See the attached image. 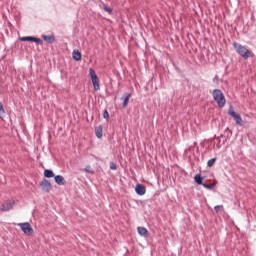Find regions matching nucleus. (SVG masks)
<instances>
[{"instance_id":"f257e3e1","label":"nucleus","mask_w":256,"mask_h":256,"mask_svg":"<svg viewBox=\"0 0 256 256\" xmlns=\"http://www.w3.org/2000/svg\"><path fill=\"white\" fill-rule=\"evenodd\" d=\"M212 97L214 101L217 103L218 107L223 108L225 107V104L227 103V100L225 99V94L219 89H214L212 91Z\"/></svg>"},{"instance_id":"f03ea898","label":"nucleus","mask_w":256,"mask_h":256,"mask_svg":"<svg viewBox=\"0 0 256 256\" xmlns=\"http://www.w3.org/2000/svg\"><path fill=\"white\" fill-rule=\"evenodd\" d=\"M233 47L236 53H238V55L243 59H249V57H251V51L247 49V47L239 44V42H233Z\"/></svg>"},{"instance_id":"7ed1b4c3","label":"nucleus","mask_w":256,"mask_h":256,"mask_svg":"<svg viewBox=\"0 0 256 256\" xmlns=\"http://www.w3.org/2000/svg\"><path fill=\"white\" fill-rule=\"evenodd\" d=\"M228 115H230V117H233L236 125H238L239 127H243V125H245V121H243V118H241V115L239 113L233 110V107L229 108Z\"/></svg>"},{"instance_id":"20e7f679","label":"nucleus","mask_w":256,"mask_h":256,"mask_svg":"<svg viewBox=\"0 0 256 256\" xmlns=\"http://www.w3.org/2000/svg\"><path fill=\"white\" fill-rule=\"evenodd\" d=\"M21 231H23L24 235H33L34 230L29 222L19 223Z\"/></svg>"},{"instance_id":"39448f33","label":"nucleus","mask_w":256,"mask_h":256,"mask_svg":"<svg viewBox=\"0 0 256 256\" xmlns=\"http://www.w3.org/2000/svg\"><path fill=\"white\" fill-rule=\"evenodd\" d=\"M90 77L92 79V85L96 91H99L101 87L99 86V78H97V73H95V70L93 68H90L89 70Z\"/></svg>"},{"instance_id":"423d86ee","label":"nucleus","mask_w":256,"mask_h":256,"mask_svg":"<svg viewBox=\"0 0 256 256\" xmlns=\"http://www.w3.org/2000/svg\"><path fill=\"white\" fill-rule=\"evenodd\" d=\"M13 207H15V200H7L1 204L0 211L2 212L11 211Z\"/></svg>"},{"instance_id":"0eeeda50","label":"nucleus","mask_w":256,"mask_h":256,"mask_svg":"<svg viewBox=\"0 0 256 256\" xmlns=\"http://www.w3.org/2000/svg\"><path fill=\"white\" fill-rule=\"evenodd\" d=\"M40 187L42 189V191H44L45 193H51V182L47 179H43L40 183Z\"/></svg>"},{"instance_id":"6e6552de","label":"nucleus","mask_w":256,"mask_h":256,"mask_svg":"<svg viewBox=\"0 0 256 256\" xmlns=\"http://www.w3.org/2000/svg\"><path fill=\"white\" fill-rule=\"evenodd\" d=\"M20 41H32L33 43H37L38 45H43V40H41V38H37L33 36L21 37Z\"/></svg>"},{"instance_id":"1a4fd4ad","label":"nucleus","mask_w":256,"mask_h":256,"mask_svg":"<svg viewBox=\"0 0 256 256\" xmlns=\"http://www.w3.org/2000/svg\"><path fill=\"white\" fill-rule=\"evenodd\" d=\"M135 191L137 193V195L143 196L146 193V189L145 186L143 184H137L135 187Z\"/></svg>"},{"instance_id":"9d476101","label":"nucleus","mask_w":256,"mask_h":256,"mask_svg":"<svg viewBox=\"0 0 256 256\" xmlns=\"http://www.w3.org/2000/svg\"><path fill=\"white\" fill-rule=\"evenodd\" d=\"M42 39L46 41L48 44H53L55 43V35H42Z\"/></svg>"},{"instance_id":"9b49d317","label":"nucleus","mask_w":256,"mask_h":256,"mask_svg":"<svg viewBox=\"0 0 256 256\" xmlns=\"http://www.w3.org/2000/svg\"><path fill=\"white\" fill-rule=\"evenodd\" d=\"M55 183H57V185H66L67 181H65V177L61 176V175H57L54 177Z\"/></svg>"},{"instance_id":"f8f14e48","label":"nucleus","mask_w":256,"mask_h":256,"mask_svg":"<svg viewBox=\"0 0 256 256\" xmlns=\"http://www.w3.org/2000/svg\"><path fill=\"white\" fill-rule=\"evenodd\" d=\"M95 135L98 139H101V137H103V126L102 125H99L98 127H96Z\"/></svg>"},{"instance_id":"ddd939ff","label":"nucleus","mask_w":256,"mask_h":256,"mask_svg":"<svg viewBox=\"0 0 256 256\" xmlns=\"http://www.w3.org/2000/svg\"><path fill=\"white\" fill-rule=\"evenodd\" d=\"M137 231L142 237H147V235H149V231L145 227H138Z\"/></svg>"},{"instance_id":"4468645a","label":"nucleus","mask_w":256,"mask_h":256,"mask_svg":"<svg viewBox=\"0 0 256 256\" xmlns=\"http://www.w3.org/2000/svg\"><path fill=\"white\" fill-rule=\"evenodd\" d=\"M125 97L123 98V104L122 107H127L129 105V99H131V94L130 93H125Z\"/></svg>"},{"instance_id":"2eb2a0df","label":"nucleus","mask_w":256,"mask_h":256,"mask_svg":"<svg viewBox=\"0 0 256 256\" xmlns=\"http://www.w3.org/2000/svg\"><path fill=\"white\" fill-rule=\"evenodd\" d=\"M74 61H81V52L79 50H74L72 53Z\"/></svg>"},{"instance_id":"dca6fc26","label":"nucleus","mask_w":256,"mask_h":256,"mask_svg":"<svg viewBox=\"0 0 256 256\" xmlns=\"http://www.w3.org/2000/svg\"><path fill=\"white\" fill-rule=\"evenodd\" d=\"M44 177H46V179H51L52 177H55V173H53V170L46 169L44 171Z\"/></svg>"},{"instance_id":"f3484780","label":"nucleus","mask_w":256,"mask_h":256,"mask_svg":"<svg viewBox=\"0 0 256 256\" xmlns=\"http://www.w3.org/2000/svg\"><path fill=\"white\" fill-rule=\"evenodd\" d=\"M194 180H195V183H197V185H203V177L201 176V174H196L194 176Z\"/></svg>"},{"instance_id":"a211bd4d","label":"nucleus","mask_w":256,"mask_h":256,"mask_svg":"<svg viewBox=\"0 0 256 256\" xmlns=\"http://www.w3.org/2000/svg\"><path fill=\"white\" fill-rule=\"evenodd\" d=\"M103 11H105L106 13H109V15H111V13H113V8H111L109 5L107 4H103L102 7Z\"/></svg>"},{"instance_id":"6ab92c4d","label":"nucleus","mask_w":256,"mask_h":256,"mask_svg":"<svg viewBox=\"0 0 256 256\" xmlns=\"http://www.w3.org/2000/svg\"><path fill=\"white\" fill-rule=\"evenodd\" d=\"M217 162V158H212L207 162L208 167H213L215 163Z\"/></svg>"},{"instance_id":"aec40b11","label":"nucleus","mask_w":256,"mask_h":256,"mask_svg":"<svg viewBox=\"0 0 256 256\" xmlns=\"http://www.w3.org/2000/svg\"><path fill=\"white\" fill-rule=\"evenodd\" d=\"M202 186L205 187V189H215V184H202Z\"/></svg>"},{"instance_id":"412c9836","label":"nucleus","mask_w":256,"mask_h":256,"mask_svg":"<svg viewBox=\"0 0 256 256\" xmlns=\"http://www.w3.org/2000/svg\"><path fill=\"white\" fill-rule=\"evenodd\" d=\"M110 169L112 171H117V164H115V162H110Z\"/></svg>"},{"instance_id":"4be33fe9","label":"nucleus","mask_w":256,"mask_h":256,"mask_svg":"<svg viewBox=\"0 0 256 256\" xmlns=\"http://www.w3.org/2000/svg\"><path fill=\"white\" fill-rule=\"evenodd\" d=\"M214 210L216 213H219V211H223V205H217L214 207Z\"/></svg>"},{"instance_id":"5701e85b","label":"nucleus","mask_w":256,"mask_h":256,"mask_svg":"<svg viewBox=\"0 0 256 256\" xmlns=\"http://www.w3.org/2000/svg\"><path fill=\"white\" fill-rule=\"evenodd\" d=\"M103 117H104V119H106V121H109V111L104 110Z\"/></svg>"},{"instance_id":"b1692460","label":"nucleus","mask_w":256,"mask_h":256,"mask_svg":"<svg viewBox=\"0 0 256 256\" xmlns=\"http://www.w3.org/2000/svg\"><path fill=\"white\" fill-rule=\"evenodd\" d=\"M1 115H5V109L3 108V103L0 102V117Z\"/></svg>"},{"instance_id":"393cba45","label":"nucleus","mask_w":256,"mask_h":256,"mask_svg":"<svg viewBox=\"0 0 256 256\" xmlns=\"http://www.w3.org/2000/svg\"><path fill=\"white\" fill-rule=\"evenodd\" d=\"M216 141H218V143H217L218 149H221V147L223 146V144H221V138L218 137V138L216 139Z\"/></svg>"},{"instance_id":"a878e982","label":"nucleus","mask_w":256,"mask_h":256,"mask_svg":"<svg viewBox=\"0 0 256 256\" xmlns=\"http://www.w3.org/2000/svg\"><path fill=\"white\" fill-rule=\"evenodd\" d=\"M86 173H93L92 171L89 170V166L85 168Z\"/></svg>"},{"instance_id":"bb28decb","label":"nucleus","mask_w":256,"mask_h":256,"mask_svg":"<svg viewBox=\"0 0 256 256\" xmlns=\"http://www.w3.org/2000/svg\"><path fill=\"white\" fill-rule=\"evenodd\" d=\"M219 79V76L214 77V81H217Z\"/></svg>"}]
</instances>
